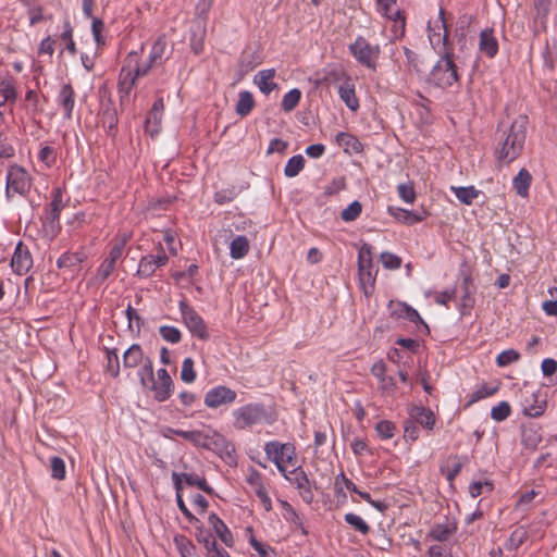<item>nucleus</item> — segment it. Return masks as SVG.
Instances as JSON below:
<instances>
[{"label": "nucleus", "mask_w": 557, "mask_h": 557, "mask_svg": "<svg viewBox=\"0 0 557 557\" xmlns=\"http://www.w3.org/2000/svg\"><path fill=\"white\" fill-rule=\"evenodd\" d=\"M529 119L527 115H518L511 123L507 132L504 133L499 141V148L496 150V157L499 161L510 163L515 161L523 151Z\"/></svg>", "instance_id": "f257e3e1"}, {"label": "nucleus", "mask_w": 557, "mask_h": 557, "mask_svg": "<svg viewBox=\"0 0 557 557\" xmlns=\"http://www.w3.org/2000/svg\"><path fill=\"white\" fill-rule=\"evenodd\" d=\"M233 426L247 430L262 423H271L272 419L261 403H249L232 411Z\"/></svg>", "instance_id": "f03ea898"}, {"label": "nucleus", "mask_w": 557, "mask_h": 557, "mask_svg": "<svg viewBox=\"0 0 557 557\" xmlns=\"http://www.w3.org/2000/svg\"><path fill=\"white\" fill-rule=\"evenodd\" d=\"M183 438L201 448H211L214 446L216 449H219L221 457L224 458L228 463L235 461L234 446L228 443L224 436L218 434L216 432H213L212 435H209L198 430L187 431V434H183Z\"/></svg>", "instance_id": "7ed1b4c3"}, {"label": "nucleus", "mask_w": 557, "mask_h": 557, "mask_svg": "<svg viewBox=\"0 0 557 557\" xmlns=\"http://www.w3.org/2000/svg\"><path fill=\"white\" fill-rule=\"evenodd\" d=\"M358 275L363 293L369 296L374 290L377 269L372 260V246L364 243L358 252Z\"/></svg>", "instance_id": "20e7f679"}, {"label": "nucleus", "mask_w": 557, "mask_h": 557, "mask_svg": "<svg viewBox=\"0 0 557 557\" xmlns=\"http://www.w3.org/2000/svg\"><path fill=\"white\" fill-rule=\"evenodd\" d=\"M65 207L63 201V191L61 188H53L51 191V201L46 206L42 214V227L46 235L53 238L59 233L60 214L62 209Z\"/></svg>", "instance_id": "39448f33"}, {"label": "nucleus", "mask_w": 557, "mask_h": 557, "mask_svg": "<svg viewBox=\"0 0 557 557\" xmlns=\"http://www.w3.org/2000/svg\"><path fill=\"white\" fill-rule=\"evenodd\" d=\"M264 453L282 474H285L288 466L296 465V449L290 443L268 442L264 445Z\"/></svg>", "instance_id": "423d86ee"}, {"label": "nucleus", "mask_w": 557, "mask_h": 557, "mask_svg": "<svg viewBox=\"0 0 557 557\" xmlns=\"http://www.w3.org/2000/svg\"><path fill=\"white\" fill-rule=\"evenodd\" d=\"M440 55L441 59L433 66L429 79L436 87L445 89L457 83L459 77L450 52Z\"/></svg>", "instance_id": "0eeeda50"}, {"label": "nucleus", "mask_w": 557, "mask_h": 557, "mask_svg": "<svg viewBox=\"0 0 557 557\" xmlns=\"http://www.w3.org/2000/svg\"><path fill=\"white\" fill-rule=\"evenodd\" d=\"M33 185L29 173L21 165H10L7 172L5 196L10 198L12 194L26 196Z\"/></svg>", "instance_id": "6e6552de"}, {"label": "nucleus", "mask_w": 557, "mask_h": 557, "mask_svg": "<svg viewBox=\"0 0 557 557\" xmlns=\"http://www.w3.org/2000/svg\"><path fill=\"white\" fill-rule=\"evenodd\" d=\"M444 15L445 11L441 9L437 17L430 20L428 23V37L430 44L438 54H446V52H449L447 45V25Z\"/></svg>", "instance_id": "1a4fd4ad"}, {"label": "nucleus", "mask_w": 557, "mask_h": 557, "mask_svg": "<svg viewBox=\"0 0 557 557\" xmlns=\"http://www.w3.org/2000/svg\"><path fill=\"white\" fill-rule=\"evenodd\" d=\"M349 51L360 64L375 70L380 55V47L377 45H370L366 38L359 36L349 45Z\"/></svg>", "instance_id": "9d476101"}, {"label": "nucleus", "mask_w": 557, "mask_h": 557, "mask_svg": "<svg viewBox=\"0 0 557 557\" xmlns=\"http://www.w3.org/2000/svg\"><path fill=\"white\" fill-rule=\"evenodd\" d=\"M178 308L188 331L199 339L207 341L209 338L207 324L198 312L185 300L180 301Z\"/></svg>", "instance_id": "9b49d317"}, {"label": "nucleus", "mask_w": 557, "mask_h": 557, "mask_svg": "<svg viewBox=\"0 0 557 557\" xmlns=\"http://www.w3.org/2000/svg\"><path fill=\"white\" fill-rule=\"evenodd\" d=\"M236 398L237 393L234 389L225 385H218L206 393L203 403L208 408L216 409L221 406L232 405Z\"/></svg>", "instance_id": "f8f14e48"}, {"label": "nucleus", "mask_w": 557, "mask_h": 557, "mask_svg": "<svg viewBox=\"0 0 557 557\" xmlns=\"http://www.w3.org/2000/svg\"><path fill=\"white\" fill-rule=\"evenodd\" d=\"M283 475L286 480L296 486V488L299 491V495L306 504H311L313 502V484L310 482L306 472L300 467H296L290 471H286Z\"/></svg>", "instance_id": "ddd939ff"}, {"label": "nucleus", "mask_w": 557, "mask_h": 557, "mask_svg": "<svg viewBox=\"0 0 557 557\" xmlns=\"http://www.w3.org/2000/svg\"><path fill=\"white\" fill-rule=\"evenodd\" d=\"M147 388L153 393V398L157 401L162 403L171 397L174 389V383L168 370L165 368H160L157 371V379L154 377Z\"/></svg>", "instance_id": "4468645a"}, {"label": "nucleus", "mask_w": 557, "mask_h": 557, "mask_svg": "<svg viewBox=\"0 0 557 557\" xmlns=\"http://www.w3.org/2000/svg\"><path fill=\"white\" fill-rule=\"evenodd\" d=\"M377 10L386 18L394 23V34L396 36L405 33V17L397 7V0H377Z\"/></svg>", "instance_id": "2eb2a0df"}, {"label": "nucleus", "mask_w": 557, "mask_h": 557, "mask_svg": "<svg viewBox=\"0 0 557 557\" xmlns=\"http://www.w3.org/2000/svg\"><path fill=\"white\" fill-rule=\"evenodd\" d=\"M168 256L164 249L160 246L158 253L144 256L138 263L137 275L143 278L150 277L157 269L164 267L168 263Z\"/></svg>", "instance_id": "dca6fc26"}, {"label": "nucleus", "mask_w": 557, "mask_h": 557, "mask_svg": "<svg viewBox=\"0 0 557 557\" xmlns=\"http://www.w3.org/2000/svg\"><path fill=\"white\" fill-rule=\"evenodd\" d=\"M33 256L28 247L18 242L11 258V268L17 275H25L33 268Z\"/></svg>", "instance_id": "f3484780"}, {"label": "nucleus", "mask_w": 557, "mask_h": 557, "mask_svg": "<svg viewBox=\"0 0 557 557\" xmlns=\"http://www.w3.org/2000/svg\"><path fill=\"white\" fill-rule=\"evenodd\" d=\"M521 406L524 416L539 418L545 412L547 400L540 391L532 392L530 395L523 397Z\"/></svg>", "instance_id": "a211bd4d"}, {"label": "nucleus", "mask_w": 557, "mask_h": 557, "mask_svg": "<svg viewBox=\"0 0 557 557\" xmlns=\"http://www.w3.org/2000/svg\"><path fill=\"white\" fill-rule=\"evenodd\" d=\"M246 481L259 498L264 510L270 511L272 509V502L263 484L262 474L258 470L251 468L248 472Z\"/></svg>", "instance_id": "6ab92c4d"}, {"label": "nucleus", "mask_w": 557, "mask_h": 557, "mask_svg": "<svg viewBox=\"0 0 557 557\" xmlns=\"http://www.w3.org/2000/svg\"><path fill=\"white\" fill-rule=\"evenodd\" d=\"M87 253L84 249L77 251H65L57 260V268L70 274L76 273L81 264L86 261Z\"/></svg>", "instance_id": "aec40b11"}, {"label": "nucleus", "mask_w": 557, "mask_h": 557, "mask_svg": "<svg viewBox=\"0 0 557 557\" xmlns=\"http://www.w3.org/2000/svg\"><path fill=\"white\" fill-rule=\"evenodd\" d=\"M388 310L393 318L405 319L416 324L421 323L426 327V324L420 317L419 312L406 302L391 300L388 304Z\"/></svg>", "instance_id": "412c9836"}, {"label": "nucleus", "mask_w": 557, "mask_h": 557, "mask_svg": "<svg viewBox=\"0 0 557 557\" xmlns=\"http://www.w3.org/2000/svg\"><path fill=\"white\" fill-rule=\"evenodd\" d=\"M371 373L379 380V389L384 394H392L396 389V382L393 376L386 374V364L379 360L371 367Z\"/></svg>", "instance_id": "4be33fe9"}, {"label": "nucleus", "mask_w": 557, "mask_h": 557, "mask_svg": "<svg viewBox=\"0 0 557 557\" xmlns=\"http://www.w3.org/2000/svg\"><path fill=\"white\" fill-rule=\"evenodd\" d=\"M457 532V522L454 519L446 518L444 522L435 523L428 533V537L446 542Z\"/></svg>", "instance_id": "5701e85b"}, {"label": "nucleus", "mask_w": 557, "mask_h": 557, "mask_svg": "<svg viewBox=\"0 0 557 557\" xmlns=\"http://www.w3.org/2000/svg\"><path fill=\"white\" fill-rule=\"evenodd\" d=\"M57 102L63 110V116L71 120L75 107V91L70 83L62 85L57 96Z\"/></svg>", "instance_id": "b1692460"}, {"label": "nucleus", "mask_w": 557, "mask_h": 557, "mask_svg": "<svg viewBox=\"0 0 557 557\" xmlns=\"http://www.w3.org/2000/svg\"><path fill=\"white\" fill-rule=\"evenodd\" d=\"M388 212L395 220L407 225H413L416 223L423 221L428 214L425 210L418 212L397 207H389Z\"/></svg>", "instance_id": "393cba45"}, {"label": "nucleus", "mask_w": 557, "mask_h": 557, "mask_svg": "<svg viewBox=\"0 0 557 557\" xmlns=\"http://www.w3.org/2000/svg\"><path fill=\"white\" fill-rule=\"evenodd\" d=\"M338 95L348 109H350L354 112L359 109V100L356 96V88L351 78L347 77L338 86Z\"/></svg>", "instance_id": "a878e982"}, {"label": "nucleus", "mask_w": 557, "mask_h": 557, "mask_svg": "<svg viewBox=\"0 0 557 557\" xmlns=\"http://www.w3.org/2000/svg\"><path fill=\"white\" fill-rule=\"evenodd\" d=\"M480 51L488 58H494L498 52V41L491 28L483 29L479 40Z\"/></svg>", "instance_id": "bb28decb"}, {"label": "nucleus", "mask_w": 557, "mask_h": 557, "mask_svg": "<svg viewBox=\"0 0 557 557\" xmlns=\"http://www.w3.org/2000/svg\"><path fill=\"white\" fill-rule=\"evenodd\" d=\"M208 523L214 533L220 537V540L228 547H232L234 544V539L226 527V524L219 518L215 513H210L208 517Z\"/></svg>", "instance_id": "cd10ccee"}, {"label": "nucleus", "mask_w": 557, "mask_h": 557, "mask_svg": "<svg viewBox=\"0 0 557 557\" xmlns=\"http://www.w3.org/2000/svg\"><path fill=\"white\" fill-rule=\"evenodd\" d=\"M275 74L276 72L274 69H267L259 71L255 75L253 83L258 86L262 94L269 95L275 88H277V84L273 82Z\"/></svg>", "instance_id": "c85d7f7f"}, {"label": "nucleus", "mask_w": 557, "mask_h": 557, "mask_svg": "<svg viewBox=\"0 0 557 557\" xmlns=\"http://www.w3.org/2000/svg\"><path fill=\"white\" fill-rule=\"evenodd\" d=\"M147 358L141 347L138 344H133L123 355V366L126 369H134L140 366Z\"/></svg>", "instance_id": "c756f323"}, {"label": "nucleus", "mask_w": 557, "mask_h": 557, "mask_svg": "<svg viewBox=\"0 0 557 557\" xmlns=\"http://www.w3.org/2000/svg\"><path fill=\"white\" fill-rule=\"evenodd\" d=\"M463 458L458 455H453L447 458L445 463L441 467L442 473L445 475L447 481L453 482L456 476L460 473L463 467Z\"/></svg>", "instance_id": "7c9ffc66"}, {"label": "nucleus", "mask_w": 557, "mask_h": 557, "mask_svg": "<svg viewBox=\"0 0 557 557\" xmlns=\"http://www.w3.org/2000/svg\"><path fill=\"white\" fill-rule=\"evenodd\" d=\"M282 507L283 518L293 524L295 530H299L302 535L307 534V530L304 527L302 519L299 517L294 507L286 500H280Z\"/></svg>", "instance_id": "2f4dec72"}, {"label": "nucleus", "mask_w": 557, "mask_h": 557, "mask_svg": "<svg viewBox=\"0 0 557 557\" xmlns=\"http://www.w3.org/2000/svg\"><path fill=\"white\" fill-rule=\"evenodd\" d=\"M532 176L527 169H521L512 180V186L516 193L525 198L529 196V189L531 186Z\"/></svg>", "instance_id": "473e14b6"}, {"label": "nucleus", "mask_w": 557, "mask_h": 557, "mask_svg": "<svg viewBox=\"0 0 557 557\" xmlns=\"http://www.w3.org/2000/svg\"><path fill=\"white\" fill-rule=\"evenodd\" d=\"M411 418L421 426L433 430L435 425V417L432 410L424 407H414L410 412Z\"/></svg>", "instance_id": "72a5a7b5"}, {"label": "nucleus", "mask_w": 557, "mask_h": 557, "mask_svg": "<svg viewBox=\"0 0 557 557\" xmlns=\"http://www.w3.org/2000/svg\"><path fill=\"white\" fill-rule=\"evenodd\" d=\"M249 242L246 236L238 235L230 244V256L233 259H242L249 251Z\"/></svg>", "instance_id": "f704fd0d"}, {"label": "nucleus", "mask_w": 557, "mask_h": 557, "mask_svg": "<svg viewBox=\"0 0 557 557\" xmlns=\"http://www.w3.org/2000/svg\"><path fill=\"white\" fill-rule=\"evenodd\" d=\"M166 50V40L164 36H160L157 38V40L153 42L148 61L150 62V65H159L163 62V57Z\"/></svg>", "instance_id": "c9c22d12"}, {"label": "nucleus", "mask_w": 557, "mask_h": 557, "mask_svg": "<svg viewBox=\"0 0 557 557\" xmlns=\"http://www.w3.org/2000/svg\"><path fill=\"white\" fill-rule=\"evenodd\" d=\"M255 107V100L250 91L244 90L238 94L235 111L239 116L248 115Z\"/></svg>", "instance_id": "e433bc0d"}, {"label": "nucleus", "mask_w": 557, "mask_h": 557, "mask_svg": "<svg viewBox=\"0 0 557 557\" xmlns=\"http://www.w3.org/2000/svg\"><path fill=\"white\" fill-rule=\"evenodd\" d=\"M129 238H131V235L125 233L121 237L114 239L106 260L115 264L116 261L122 258V256L124 253V248Z\"/></svg>", "instance_id": "4c0bfd02"}, {"label": "nucleus", "mask_w": 557, "mask_h": 557, "mask_svg": "<svg viewBox=\"0 0 557 557\" xmlns=\"http://www.w3.org/2000/svg\"><path fill=\"white\" fill-rule=\"evenodd\" d=\"M451 191L456 196V198L463 205L470 206L473 203L474 199L480 195V190H478L474 186H466V187H451Z\"/></svg>", "instance_id": "58836bf2"}, {"label": "nucleus", "mask_w": 557, "mask_h": 557, "mask_svg": "<svg viewBox=\"0 0 557 557\" xmlns=\"http://www.w3.org/2000/svg\"><path fill=\"white\" fill-rule=\"evenodd\" d=\"M101 124L106 128L109 136H115L117 125L116 110L113 108H106L101 113Z\"/></svg>", "instance_id": "ea45409f"}, {"label": "nucleus", "mask_w": 557, "mask_h": 557, "mask_svg": "<svg viewBox=\"0 0 557 557\" xmlns=\"http://www.w3.org/2000/svg\"><path fill=\"white\" fill-rule=\"evenodd\" d=\"M545 74L557 81V51H550L548 48L543 52Z\"/></svg>", "instance_id": "a19ab883"}, {"label": "nucleus", "mask_w": 557, "mask_h": 557, "mask_svg": "<svg viewBox=\"0 0 557 557\" xmlns=\"http://www.w3.org/2000/svg\"><path fill=\"white\" fill-rule=\"evenodd\" d=\"M138 377L143 387L147 388L151 381L154 379L153 363L150 358H147L138 370Z\"/></svg>", "instance_id": "79ce46f5"}, {"label": "nucleus", "mask_w": 557, "mask_h": 557, "mask_svg": "<svg viewBox=\"0 0 557 557\" xmlns=\"http://www.w3.org/2000/svg\"><path fill=\"white\" fill-rule=\"evenodd\" d=\"M305 158L301 154L293 156L288 159L285 168H284V174L287 177H295L297 176L300 171L305 168Z\"/></svg>", "instance_id": "37998d69"}, {"label": "nucleus", "mask_w": 557, "mask_h": 557, "mask_svg": "<svg viewBox=\"0 0 557 557\" xmlns=\"http://www.w3.org/2000/svg\"><path fill=\"white\" fill-rule=\"evenodd\" d=\"M552 0H534V8L536 11L535 22L540 23V25L545 28L547 23V17L549 14Z\"/></svg>", "instance_id": "c03bdc74"}, {"label": "nucleus", "mask_w": 557, "mask_h": 557, "mask_svg": "<svg viewBox=\"0 0 557 557\" xmlns=\"http://www.w3.org/2000/svg\"><path fill=\"white\" fill-rule=\"evenodd\" d=\"M162 116L163 114L161 113L149 111L145 121V131L151 137H154L159 134L161 128Z\"/></svg>", "instance_id": "a18cd8bd"}, {"label": "nucleus", "mask_w": 557, "mask_h": 557, "mask_svg": "<svg viewBox=\"0 0 557 557\" xmlns=\"http://www.w3.org/2000/svg\"><path fill=\"white\" fill-rule=\"evenodd\" d=\"M527 539L528 531L523 527L517 528L511 532L506 543V547L509 550H516L527 541Z\"/></svg>", "instance_id": "49530a36"}, {"label": "nucleus", "mask_w": 557, "mask_h": 557, "mask_svg": "<svg viewBox=\"0 0 557 557\" xmlns=\"http://www.w3.org/2000/svg\"><path fill=\"white\" fill-rule=\"evenodd\" d=\"M344 519L347 524L362 535H367L370 532V525L360 516L348 512L345 515Z\"/></svg>", "instance_id": "de8ad7c7"}, {"label": "nucleus", "mask_w": 557, "mask_h": 557, "mask_svg": "<svg viewBox=\"0 0 557 557\" xmlns=\"http://www.w3.org/2000/svg\"><path fill=\"white\" fill-rule=\"evenodd\" d=\"M136 77L133 74L132 69H126L125 66L122 69L119 79V87L121 92L129 94L132 88L135 86Z\"/></svg>", "instance_id": "09e8293b"}, {"label": "nucleus", "mask_w": 557, "mask_h": 557, "mask_svg": "<svg viewBox=\"0 0 557 557\" xmlns=\"http://www.w3.org/2000/svg\"><path fill=\"white\" fill-rule=\"evenodd\" d=\"M498 391L497 385L482 384L476 387L470 395L469 405H472L481 399L493 396Z\"/></svg>", "instance_id": "8fccbe9b"}, {"label": "nucleus", "mask_w": 557, "mask_h": 557, "mask_svg": "<svg viewBox=\"0 0 557 557\" xmlns=\"http://www.w3.org/2000/svg\"><path fill=\"white\" fill-rule=\"evenodd\" d=\"M301 99V91L298 88H294L286 92L282 99V109L285 112L293 111Z\"/></svg>", "instance_id": "3c124183"}, {"label": "nucleus", "mask_w": 557, "mask_h": 557, "mask_svg": "<svg viewBox=\"0 0 557 557\" xmlns=\"http://www.w3.org/2000/svg\"><path fill=\"white\" fill-rule=\"evenodd\" d=\"M106 357H107V372L110 373L111 376L117 377L120 375V359L116 352V349L106 348Z\"/></svg>", "instance_id": "603ef678"}, {"label": "nucleus", "mask_w": 557, "mask_h": 557, "mask_svg": "<svg viewBox=\"0 0 557 557\" xmlns=\"http://www.w3.org/2000/svg\"><path fill=\"white\" fill-rule=\"evenodd\" d=\"M511 414V407L508 401H500L491 410V418L496 422L505 421Z\"/></svg>", "instance_id": "864d4df0"}, {"label": "nucleus", "mask_w": 557, "mask_h": 557, "mask_svg": "<svg viewBox=\"0 0 557 557\" xmlns=\"http://www.w3.org/2000/svg\"><path fill=\"white\" fill-rule=\"evenodd\" d=\"M182 475H183V479L186 484L195 485V486L199 487L201 491H203L208 494H212L213 490H212V487H210L208 485L205 478H201L194 473H182Z\"/></svg>", "instance_id": "5fc2aeb1"}, {"label": "nucleus", "mask_w": 557, "mask_h": 557, "mask_svg": "<svg viewBox=\"0 0 557 557\" xmlns=\"http://www.w3.org/2000/svg\"><path fill=\"white\" fill-rule=\"evenodd\" d=\"M61 39L66 41V47L65 49L71 53V54H75L76 53V45L73 40V28L71 26V23H70V20L69 18H65L64 22H63V32L61 34Z\"/></svg>", "instance_id": "6e6d98bb"}, {"label": "nucleus", "mask_w": 557, "mask_h": 557, "mask_svg": "<svg viewBox=\"0 0 557 557\" xmlns=\"http://www.w3.org/2000/svg\"><path fill=\"white\" fill-rule=\"evenodd\" d=\"M542 441L541 434L533 429H523L521 442L527 448H535Z\"/></svg>", "instance_id": "4d7b16f0"}, {"label": "nucleus", "mask_w": 557, "mask_h": 557, "mask_svg": "<svg viewBox=\"0 0 557 557\" xmlns=\"http://www.w3.org/2000/svg\"><path fill=\"white\" fill-rule=\"evenodd\" d=\"M520 359V354L516 349H507L502 351L496 357V364L498 367H507Z\"/></svg>", "instance_id": "13d9d810"}, {"label": "nucleus", "mask_w": 557, "mask_h": 557, "mask_svg": "<svg viewBox=\"0 0 557 557\" xmlns=\"http://www.w3.org/2000/svg\"><path fill=\"white\" fill-rule=\"evenodd\" d=\"M159 333L164 341L172 343V344H176V343L181 342V338H182L181 331L177 327L171 326V325L161 326L159 329Z\"/></svg>", "instance_id": "bf43d9fd"}, {"label": "nucleus", "mask_w": 557, "mask_h": 557, "mask_svg": "<svg viewBox=\"0 0 557 557\" xmlns=\"http://www.w3.org/2000/svg\"><path fill=\"white\" fill-rule=\"evenodd\" d=\"M196 371L194 369V360L191 358H185L182 363L181 379L185 383H193L196 380Z\"/></svg>", "instance_id": "052dcab7"}, {"label": "nucleus", "mask_w": 557, "mask_h": 557, "mask_svg": "<svg viewBox=\"0 0 557 557\" xmlns=\"http://www.w3.org/2000/svg\"><path fill=\"white\" fill-rule=\"evenodd\" d=\"M175 543L182 557H198L195 546L186 537H175Z\"/></svg>", "instance_id": "680f3d73"}, {"label": "nucleus", "mask_w": 557, "mask_h": 557, "mask_svg": "<svg viewBox=\"0 0 557 557\" xmlns=\"http://www.w3.org/2000/svg\"><path fill=\"white\" fill-rule=\"evenodd\" d=\"M249 544L258 553L260 557H277V554L274 548H272L270 545L259 542L253 536L249 539Z\"/></svg>", "instance_id": "e2e57ef3"}, {"label": "nucleus", "mask_w": 557, "mask_h": 557, "mask_svg": "<svg viewBox=\"0 0 557 557\" xmlns=\"http://www.w3.org/2000/svg\"><path fill=\"white\" fill-rule=\"evenodd\" d=\"M396 426L388 420H382L376 423L375 431L382 440H389L395 435Z\"/></svg>", "instance_id": "0e129e2a"}, {"label": "nucleus", "mask_w": 557, "mask_h": 557, "mask_svg": "<svg viewBox=\"0 0 557 557\" xmlns=\"http://www.w3.org/2000/svg\"><path fill=\"white\" fill-rule=\"evenodd\" d=\"M51 475L55 480L65 478V462L61 457L53 456L50 459Z\"/></svg>", "instance_id": "69168bd1"}, {"label": "nucleus", "mask_w": 557, "mask_h": 557, "mask_svg": "<svg viewBox=\"0 0 557 557\" xmlns=\"http://www.w3.org/2000/svg\"><path fill=\"white\" fill-rule=\"evenodd\" d=\"M380 261L388 270H397L401 267V258L388 251L380 255Z\"/></svg>", "instance_id": "338daca9"}, {"label": "nucleus", "mask_w": 557, "mask_h": 557, "mask_svg": "<svg viewBox=\"0 0 557 557\" xmlns=\"http://www.w3.org/2000/svg\"><path fill=\"white\" fill-rule=\"evenodd\" d=\"M361 211V203L359 201H354L342 211L341 218L345 222H351L360 215Z\"/></svg>", "instance_id": "774afa93"}]
</instances>
